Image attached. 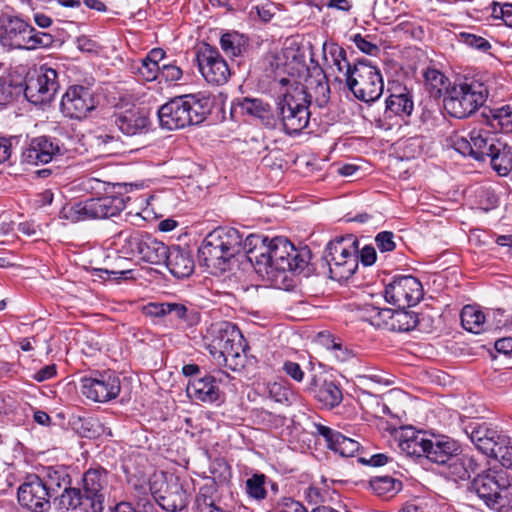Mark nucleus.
<instances>
[{
	"label": "nucleus",
	"instance_id": "nucleus-1",
	"mask_svg": "<svg viewBox=\"0 0 512 512\" xmlns=\"http://www.w3.org/2000/svg\"><path fill=\"white\" fill-rule=\"evenodd\" d=\"M243 250L257 274L280 289L287 288L289 274L302 273L311 258L306 247L296 248L284 237L251 234L244 240Z\"/></svg>",
	"mask_w": 512,
	"mask_h": 512
},
{
	"label": "nucleus",
	"instance_id": "nucleus-2",
	"mask_svg": "<svg viewBox=\"0 0 512 512\" xmlns=\"http://www.w3.org/2000/svg\"><path fill=\"white\" fill-rule=\"evenodd\" d=\"M486 122L473 127L466 134L453 132L447 143L463 156H470L477 161H485L502 142L495 130L512 133V107L509 105L489 110Z\"/></svg>",
	"mask_w": 512,
	"mask_h": 512
},
{
	"label": "nucleus",
	"instance_id": "nucleus-3",
	"mask_svg": "<svg viewBox=\"0 0 512 512\" xmlns=\"http://www.w3.org/2000/svg\"><path fill=\"white\" fill-rule=\"evenodd\" d=\"M207 348L215 364L239 371L245 367L246 344L241 331L231 322L221 321L208 330Z\"/></svg>",
	"mask_w": 512,
	"mask_h": 512
},
{
	"label": "nucleus",
	"instance_id": "nucleus-4",
	"mask_svg": "<svg viewBox=\"0 0 512 512\" xmlns=\"http://www.w3.org/2000/svg\"><path fill=\"white\" fill-rule=\"evenodd\" d=\"M243 239L232 227H217L203 239L199 249V261L207 268L224 272L229 261L243 250Z\"/></svg>",
	"mask_w": 512,
	"mask_h": 512
},
{
	"label": "nucleus",
	"instance_id": "nucleus-5",
	"mask_svg": "<svg viewBox=\"0 0 512 512\" xmlns=\"http://www.w3.org/2000/svg\"><path fill=\"white\" fill-rule=\"evenodd\" d=\"M210 113L209 100L195 95L175 97L158 109L160 126L168 130L182 129L202 123Z\"/></svg>",
	"mask_w": 512,
	"mask_h": 512
},
{
	"label": "nucleus",
	"instance_id": "nucleus-6",
	"mask_svg": "<svg viewBox=\"0 0 512 512\" xmlns=\"http://www.w3.org/2000/svg\"><path fill=\"white\" fill-rule=\"evenodd\" d=\"M117 252L125 259L161 265L166 245L151 234L135 229H124L114 236Z\"/></svg>",
	"mask_w": 512,
	"mask_h": 512
},
{
	"label": "nucleus",
	"instance_id": "nucleus-7",
	"mask_svg": "<svg viewBox=\"0 0 512 512\" xmlns=\"http://www.w3.org/2000/svg\"><path fill=\"white\" fill-rule=\"evenodd\" d=\"M487 97L488 89L482 82L465 78L456 81L450 89H447L443 105L449 115L463 119L478 110Z\"/></svg>",
	"mask_w": 512,
	"mask_h": 512
},
{
	"label": "nucleus",
	"instance_id": "nucleus-8",
	"mask_svg": "<svg viewBox=\"0 0 512 512\" xmlns=\"http://www.w3.org/2000/svg\"><path fill=\"white\" fill-rule=\"evenodd\" d=\"M323 258L329 266L331 279L348 280L358 268L357 240L349 235L330 241Z\"/></svg>",
	"mask_w": 512,
	"mask_h": 512
},
{
	"label": "nucleus",
	"instance_id": "nucleus-9",
	"mask_svg": "<svg viewBox=\"0 0 512 512\" xmlns=\"http://www.w3.org/2000/svg\"><path fill=\"white\" fill-rule=\"evenodd\" d=\"M125 208L121 196L104 195L91 197L64 208V217L73 222L106 219L117 216Z\"/></svg>",
	"mask_w": 512,
	"mask_h": 512
},
{
	"label": "nucleus",
	"instance_id": "nucleus-10",
	"mask_svg": "<svg viewBox=\"0 0 512 512\" xmlns=\"http://www.w3.org/2000/svg\"><path fill=\"white\" fill-rule=\"evenodd\" d=\"M346 86L357 99L363 102H374L379 99L384 90L380 71L365 59L354 63V71L346 79Z\"/></svg>",
	"mask_w": 512,
	"mask_h": 512
},
{
	"label": "nucleus",
	"instance_id": "nucleus-11",
	"mask_svg": "<svg viewBox=\"0 0 512 512\" xmlns=\"http://www.w3.org/2000/svg\"><path fill=\"white\" fill-rule=\"evenodd\" d=\"M308 107L299 97L293 95H285L277 103V115L286 134H298L308 126Z\"/></svg>",
	"mask_w": 512,
	"mask_h": 512
},
{
	"label": "nucleus",
	"instance_id": "nucleus-12",
	"mask_svg": "<svg viewBox=\"0 0 512 512\" xmlns=\"http://www.w3.org/2000/svg\"><path fill=\"white\" fill-rule=\"evenodd\" d=\"M385 300L398 308L416 305L423 297L420 281L413 276H397L385 287Z\"/></svg>",
	"mask_w": 512,
	"mask_h": 512
},
{
	"label": "nucleus",
	"instance_id": "nucleus-13",
	"mask_svg": "<svg viewBox=\"0 0 512 512\" xmlns=\"http://www.w3.org/2000/svg\"><path fill=\"white\" fill-rule=\"evenodd\" d=\"M82 394L95 402L115 399L121 391L120 378L111 371L98 373L81 379Z\"/></svg>",
	"mask_w": 512,
	"mask_h": 512
},
{
	"label": "nucleus",
	"instance_id": "nucleus-14",
	"mask_svg": "<svg viewBox=\"0 0 512 512\" xmlns=\"http://www.w3.org/2000/svg\"><path fill=\"white\" fill-rule=\"evenodd\" d=\"M465 433L476 449L490 457L503 445L511 443V437L498 431L487 423L471 422L465 427Z\"/></svg>",
	"mask_w": 512,
	"mask_h": 512
},
{
	"label": "nucleus",
	"instance_id": "nucleus-15",
	"mask_svg": "<svg viewBox=\"0 0 512 512\" xmlns=\"http://www.w3.org/2000/svg\"><path fill=\"white\" fill-rule=\"evenodd\" d=\"M92 90L83 85L69 86L62 96L60 109L65 117L81 120L96 108Z\"/></svg>",
	"mask_w": 512,
	"mask_h": 512
},
{
	"label": "nucleus",
	"instance_id": "nucleus-16",
	"mask_svg": "<svg viewBox=\"0 0 512 512\" xmlns=\"http://www.w3.org/2000/svg\"><path fill=\"white\" fill-rule=\"evenodd\" d=\"M20 506L31 512H47L51 508L49 492L40 480V475L30 474L17 489Z\"/></svg>",
	"mask_w": 512,
	"mask_h": 512
},
{
	"label": "nucleus",
	"instance_id": "nucleus-17",
	"mask_svg": "<svg viewBox=\"0 0 512 512\" xmlns=\"http://www.w3.org/2000/svg\"><path fill=\"white\" fill-rule=\"evenodd\" d=\"M197 62L202 76L212 85L225 84L231 75L226 60L216 48L209 45L198 52Z\"/></svg>",
	"mask_w": 512,
	"mask_h": 512
},
{
	"label": "nucleus",
	"instance_id": "nucleus-18",
	"mask_svg": "<svg viewBox=\"0 0 512 512\" xmlns=\"http://www.w3.org/2000/svg\"><path fill=\"white\" fill-rule=\"evenodd\" d=\"M507 483L504 478H499L495 473L487 472L478 474L471 482L470 491L474 492L484 504L492 509L502 506V491Z\"/></svg>",
	"mask_w": 512,
	"mask_h": 512
},
{
	"label": "nucleus",
	"instance_id": "nucleus-19",
	"mask_svg": "<svg viewBox=\"0 0 512 512\" xmlns=\"http://www.w3.org/2000/svg\"><path fill=\"white\" fill-rule=\"evenodd\" d=\"M64 148L59 140L40 136L31 140L22 151L21 162L28 165L47 164L57 155H62Z\"/></svg>",
	"mask_w": 512,
	"mask_h": 512
},
{
	"label": "nucleus",
	"instance_id": "nucleus-20",
	"mask_svg": "<svg viewBox=\"0 0 512 512\" xmlns=\"http://www.w3.org/2000/svg\"><path fill=\"white\" fill-rule=\"evenodd\" d=\"M83 492L90 506L103 512L105 490L108 486V472L102 467L90 468L83 475Z\"/></svg>",
	"mask_w": 512,
	"mask_h": 512
},
{
	"label": "nucleus",
	"instance_id": "nucleus-21",
	"mask_svg": "<svg viewBox=\"0 0 512 512\" xmlns=\"http://www.w3.org/2000/svg\"><path fill=\"white\" fill-rule=\"evenodd\" d=\"M31 32L30 25L17 16L0 15V43L9 49H24L28 43L26 35Z\"/></svg>",
	"mask_w": 512,
	"mask_h": 512
},
{
	"label": "nucleus",
	"instance_id": "nucleus-22",
	"mask_svg": "<svg viewBox=\"0 0 512 512\" xmlns=\"http://www.w3.org/2000/svg\"><path fill=\"white\" fill-rule=\"evenodd\" d=\"M305 82L304 89L298 93L301 101L308 106L314 102L319 108L324 107L330 99V87L324 71L315 69Z\"/></svg>",
	"mask_w": 512,
	"mask_h": 512
},
{
	"label": "nucleus",
	"instance_id": "nucleus-23",
	"mask_svg": "<svg viewBox=\"0 0 512 512\" xmlns=\"http://www.w3.org/2000/svg\"><path fill=\"white\" fill-rule=\"evenodd\" d=\"M190 494L178 477L171 476L166 482L165 489L155 496L159 506L168 511H182L188 505Z\"/></svg>",
	"mask_w": 512,
	"mask_h": 512
},
{
	"label": "nucleus",
	"instance_id": "nucleus-24",
	"mask_svg": "<svg viewBox=\"0 0 512 512\" xmlns=\"http://www.w3.org/2000/svg\"><path fill=\"white\" fill-rule=\"evenodd\" d=\"M306 390L324 407L330 409L338 406L343 399L342 390L338 384L333 380L322 379L316 375L310 378Z\"/></svg>",
	"mask_w": 512,
	"mask_h": 512
},
{
	"label": "nucleus",
	"instance_id": "nucleus-25",
	"mask_svg": "<svg viewBox=\"0 0 512 512\" xmlns=\"http://www.w3.org/2000/svg\"><path fill=\"white\" fill-rule=\"evenodd\" d=\"M186 393L195 402L214 403L219 399L220 389L215 377L205 374L202 377L190 378Z\"/></svg>",
	"mask_w": 512,
	"mask_h": 512
},
{
	"label": "nucleus",
	"instance_id": "nucleus-26",
	"mask_svg": "<svg viewBox=\"0 0 512 512\" xmlns=\"http://www.w3.org/2000/svg\"><path fill=\"white\" fill-rule=\"evenodd\" d=\"M176 278H186L194 271V260L189 251L179 246L168 247L161 261Z\"/></svg>",
	"mask_w": 512,
	"mask_h": 512
},
{
	"label": "nucleus",
	"instance_id": "nucleus-27",
	"mask_svg": "<svg viewBox=\"0 0 512 512\" xmlns=\"http://www.w3.org/2000/svg\"><path fill=\"white\" fill-rule=\"evenodd\" d=\"M115 126L125 135L134 136L147 131L150 124L147 113L141 109H129L114 114Z\"/></svg>",
	"mask_w": 512,
	"mask_h": 512
},
{
	"label": "nucleus",
	"instance_id": "nucleus-28",
	"mask_svg": "<svg viewBox=\"0 0 512 512\" xmlns=\"http://www.w3.org/2000/svg\"><path fill=\"white\" fill-rule=\"evenodd\" d=\"M414 110L413 94L406 86L396 85L392 88L386 99L385 113L391 116H399L404 119L410 117Z\"/></svg>",
	"mask_w": 512,
	"mask_h": 512
},
{
	"label": "nucleus",
	"instance_id": "nucleus-29",
	"mask_svg": "<svg viewBox=\"0 0 512 512\" xmlns=\"http://www.w3.org/2000/svg\"><path fill=\"white\" fill-rule=\"evenodd\" d=\"M443 467L445 468V473L454 481H463L469 479L473 473H476L480 469V464L474 456L460 454L457 451V454H454Z\"/></svg>",
	"mask_w": 512,
	"mask_h": 512
},
{
	"label": "nucleus",
	"instance_id": "nucleus-30",
	"mask_svg": "<svg viewBox=\"0 0 512 512\" xmlns=\"http://www.w3.org/2000/svg\"><path fill=\"white\" fill-rule=\"evenodd\" d=\"M459 450L460 446L451 438L443 437L435 440L429 439L425 457L429 461L443 466L451 457H453L454 454H457V451Z\"/></svg>",
	"mask_w": 512,
	"mask_h": 512
},
{
	"label": "nucleus",
	"instance_id": "nucleus-31",
	"mask_svg": "<svg viewBox=\"0 0 512 512\" xmlns=\"http://www.w3.org/2000/svg\"><path fill=\"white\" fill-rule=\"evenodd\" d=\"M55 501H57L60 509L67 511L97 512L96 509L90 506V501H86L84 492L70 485L63 490L60 496H56Z\"/></svg>",
	"mask_w": 512,
	"mask_h": 512
},
{
	"label": "nucleus",
	"instance_id": "nucleus-32",
	"mask_svg": "<svg viewBox=\"0 0 512 512\" xmlns=\"http://www.w3.org/2000/svg\"><path fill=\"white\" fill-rule=\"evenodd\" d=\"M238 107L242 114L258 118L266 126H275L271 107L263 100L245 97L238 101Z\"/></svg>",
	"mask_w": 512,
	"mask_h": 512
},
{
	"label": "nucleus",
	"instance_id": "nucleus-33",
	"mask_svg": "<svg viewBox=\"0 0 512 512\" xmlns=\"http://www.w3.org/2000/svg\"><path fill=\"white\" fill-rule=\"evenodd\" d=\"M40 480L45 485V490L49 492L51 498L56 497L60 490L68 488V485L71 484L69 474L61 467L45 468L43 474L40 475Z\"/></svg>",
	"mask_w": 512,
	"mask_h": 512
},
{
	"label": "nucleus",
	"instance_id": "nucleus-34",
	"mask_svg": "<svg viewBox=\"0 0 512 512\" xmlns=\"http://www.w3.org/2000/svg\"><path fill=\"white\" fill-rule=\"evenodd\" d=\"M24 91V80L18 76L3 75L0 77V108L6 107L17 100Z\"/></svg>",
	"mask_w": 512,
	"mask_h": 512
},
{
	"label": "nucleus",
	"instance_id": "nucleus-35",
	"mask_svg": "<svg viewBox=\"0 0 512 512\" xmlns=\"http://www.w3.org/2000/svg\"><path fill=\"white\" fill-rule=\"evenodd\" d=\"M426 89L434 98L442 96L443 91L447 94V89H450L449 79L438 69L434 67H427L422 71Z\"/></svg>",
	"mask_w": 512,
	"mask_h": 512
},
{
	"label": "nucleus",
	"instance_id": "nucleus-36",
	"mask_svg": "<svg viewBox=\"0 0 512 512\" xmlns=\"http://www.w3.org/2000/svg\"><path fill=\"white\" fill-rule=\"evenodd\" d=\"M487 158L490 159L493 170L500 176H506L512 170V147L503 140Z\"/></svg>",
	"mask_w": 512,
	"mask_h": 512
},
{
	"label": "nucleus",
	"instance_id": "nucleus-37",
	"mask_svg": "<svg viewBox=\"0 0 512 512\" xmlns=\"http://www.w3.org/2000/svg\"><path fill=\"white\" fill-rule=\"evenodd\" d=\"M428 443L429 439L423 433L411 431V435L406 433L402 436L399 447L408 456L422 457L426 454Z\"/></svg>",
	"mask_w": 512,
	"mask_h": 512
},
{
	"label": "nucleus",
	"instance_id": "nucleus-38",
	"mask_svg": "<svg viewBox=\"0 0 512 512\" xmlns=\"http://www.w3.org/2000/svg\"><path fill=\"white\" fill-rule=\"evenodd\" d=\"M46 89L37 73L29 76L24 80V91L23 95L25 98L33 104H42L52 99L48 90Z\"/></svg>",
	"mask_w": 512,
	"mask_h": 512
},
{
	"label": "nucleus",
	"instance_id": "nucleus-39",
	"mask_svg": "<svg viewBox=\"0 0 512 512\" xmlns=\"http://www.w3.org/2000/svg\"><path fill=\"white\" fill-rule=\"evenodd\" d=\"M460 318L463 328L469 332L479 334L485 330V315L476 306H464Z\"/></svg>",
	"mask_w": 512,
	"mask_h": 512
},
{
	"label": "nucleus",
	"instance_id": "nucleus-40",
	"mask_svg": "<svg viewBox=\"0 0 512 512\" xmlns=\"http://www.w3.org/2000/svg\"><path fill=\"white\" fill-rule=\"evenodd\" d=\"M166 312L167 316H172L179 321L178 325L181 328L192 327L199 322L198 314L180 303H169Z\"/></svg>",
	"mask_w": 512,
	"mask_h": 512
},
{
	"label": "nucleus",
	"instance_id": "nucleus-41",
	"mask_svg": "<svg viewBox=\"0 0 512 512\" xmlns=\"http://www.w3.org/2000/svg\"><path fill=\"white\" fill-rule=\"evenodd\" d=\"M220 45L227 56L236 57L245 50L246 41L238 32H228L221 36Z\"/></svg>",
	"mask_w": 512,
	"mask_h": 512
},
{
	"label": "nucleus",
	"instance_id": "nucleus-42",
	"mask_svg": "<svg viewBox=\"0 0 512 512\" xmlns=\"http://www.w3.org/2000/svg\"><path fill=\"white\" fill-rule=\"evenodd\" d=\"M267 477L263 473H254L245 482V491L249 498L257 501L264 500L267 497L265 487Z\"/></svg>",
	"mask_w": 512,
	"mask_h": 512
},
{
	"label": "nucleus",
	"instance_id": "nucleus-43",
	"mask_svg": "<svg viewBox=\"0 0 512 512\" xmlns=\"http://www.w3.org/2000/svg\"><path fill=\"white\" fill-rule=\"evenodd\" d=\"M418 316L412 311H407L405 308H398L395 310L394 322L392 323V330L399 332H408L417 327Z\"/></svg>",
	"mask_w": 512,
	"mask_h": 512
},
{
	"label": "nucleus",
	"instance_id": "nucleus-44",
	"mask_svg": "<svg viewBox=\"0 0 512 512\" xmlns=\"http://www.w3.org/2000/svg\"><path fill=\"white\" fill-rule=\"evenodd\" d=\"M268 393L276 403L286 406L291 405L296 399V395L288 386L278 382L268 384Z\"/></svg>",
	"mask_w": 512,
	"mask_h": 512
},
{
	"label": "nucleus",
	"instance_id": "nucleus-45",
	"mask_svg": "<svg viewBox=\"0 0 512 512\" xmlns=\"http://www.w3.org/2000/svg\"><path fill=\"white\" fill-rule=\"evenodd\" d=\"M359 448L360 444L356 440L339 433L330 449L342 457H353Z\"/></svg>",
	"mask_w": 512,
	"mask_h": 512
},
{
	"label": "nucleus",
	"instance_id": "nucleus-46",
	"mask_svg": "<svg viewBox=\"0 0 512 512\" xmlns=\"http://www.w3.org/2000/svg\"><path fill=\"white\" fill-rule=\"evenodd\" d=\"M330 54L333 65L337 68L339 73L343 74L344 80L346 81V79L352 75V71H354V64L349 62L346 51L342 47L337 45L333 46L330 50Z\"/></svg>",
	"mask_w": 512,
	"mask_h": 512
},
{
	"label": "nucleus",
	"instance_id": "nucleus-47",
	"mask_svg": "<svg viewBox=\"0 0 512 512\" xmlns=\"http://www.w3.org/2000/svg\"><path fill=\"white\" fill-rule=\"evenodd\" d=\"M77 431L82 437L97 438L105 432L103 424L94 417L80 418Z\"/></svg>",
	"mask_w": 512,
	"mask_h": 512
},
{
	"label": "nucleus",
	"instance_id": "nucleus-48",
	"mask_svg": "<svg viewBox=\"0 0 512 512\" xmlns=\"http://www.w3.org/2000/svg\"><path fill=\"white\" fill-rule=\"evenodd\" d=\"M370 487L378 496H385L391 492H397L400 482L390 476H379L370 480Z\"/></svg>",
	"mask_w": 512,
	"mask_h": 512
},
{
	"label": "nucleus",
	"instance_id": "nucleus-49",
	"mask_svg": "<svg viewBox=\"0 0 512 512\" xmlns=\"http://www.w3.org/2000/svg\"><path fill=\"white\" fill-rule=\"evenodd\" d=\"M94 145L100 153L104 155H112L119 152L121 148V141L113 135L104 133L95 136Z\"/></svg>",
	"mask_w": 512,
	"mask_h": 512
},
{
	"label": "nucleus",
	"instance_id": "nucleus-50",
	"mask_svg": "<svg viewBox=\"0 0 512 512\" xmlns=\"http://www.w3.org/2000/svg\"><path fill=\"white\" fill-rule=\"evenodd\" d=\"M36 73L44 84L46 88L45 90H48L49 94L53 98L59 89L57 71L47 65H42Z\"/></svg>",
	"mask_w": 512,
	"mask_h": 512
},
{
	"label": "nucleus",
	"instance_id": "nucleus-51",
	"mask_svg": "<svg viewBox=\"0 0 512 512\" xmlns=\"http://www.w3.org/2000/svg\"><path fill=\"white\" fill-rule=\"evenodd\" d=\"M355 377L358 385L363 387H369L370 383L384 386H389L393 383L384 373L376 371L375 369H367L364 373L356 374Z\"/></svg>",
	"mask_w": 512,
	"mask_h": 512
},
{
	"label": "nucleus",
	"instance_id": "nucleus-52",
	"mask_svg": "<svg viewBox=\"0 0 512 512\" xmlns=\"http://www.w3.org/2000/svg\"><path fill=\"white\" fill-rule=\"evenodd\" d=\"M489 9L491 10L492 18L501 19L506 26L512 28V3L500 4L493 1Z\"/></svg>",
	"mask_w": 512,
	"mask_h": 512
},
{
	"label": "nucleus",
	"instance_id": "nucleus-53",
	"mask_svg": "<svg viewBox=\"0 0 512 512\" xmlns=\"http://www.w3.org/2000/svg\"><path fill=\"white\" fill-rule=\"evenodd\" d=\"M209 489L203 488L196 497L195 505L197 512H226L216 506L213 498L208 494Z\"/></svg>",
	"mask_w": 512,
	"mask_h": 512
},
{
	"label": "nucleus",
	"instance_id": "nucleus-54",
	"mask_svg": "<svg viewBox=\"0 0 512 512\" xmlns=\"http://www.w3.org/2000/svg\"><path fill=\"white\" fill-rule=\"evenodd\" d=\"M169 307V302H149L148 304L142 307V313L151 318L152 322L157 324L159 323L165 316H167V308Z\"/></svg>",
	"mask_w": 512,
	"mask_h": 512
},
{
	"label": "nucleus",
	"instance_id": "nucleus-55",
	"mask_svg": "<svg viewBox=\"0 0 512 512\" xmlns=\"http://www.w3.org/2000/svg\"><path fill=\"white\" fill-rule=\"evenodd\" d=\"M160 67L161 65H156L143 58L140 65L137 67V73L144 81L151 82L159 78Z\"/></svg>",
	"mask_w": 512,
	"mask_h": 512
},
{
	"label": "nucleus",
	"instance_id": "nucleus-56",
	"mask_svg": "<svg viewBox=\"0 0 512 512\" xmlns=\"http://www.w3.org/2000/svg\"><path fill=\"white\" fill-rule=\"evenodd\" d=\"M459 37L462 43L479 51L487 52L491 48L489 41L481 36L463 32L460 33Z\"/></svg>",
	"mask_w": 512,
	"mask_h": 512
},
{
	"label": "nucleus",
	"instance_id": "nucleus-57",
	"mask_svg": "<svg viewBox=\"0 0 512 512\" xmlns=\"http://www.w3.org/2000/svg\"><path fill=\"white\" fill-rule=\"evenodd\" d=\"M326 345L337 361L344 362L352 356V352L347 347L330 336L326 338Z\"/></svg>",
	"mask_w": 512,
	"mask_h": 512
},
{
	"label": "nucleus",
	"instance_id": "nucleus-58",
	"mask_svg": "<svg viewBox=\"0 0 512 512\" xmlns=\"http://www.w3.org/2000/svg\"><path fill=\"white\" fill-rule=\"evenodd\" d=\"M183 76L182 69L175 63H163L160 67L159 78L166 82L179 81Z\"/></svg>",
	"mask_w": 512,
	"mask_h": 512
},
{
	"label": "nucleus",
	"instance_id": "nucleus-59",
	"mask_svg": "<svg viewBox=\"0 0 512 512\" xmlns=\"http://www.w3.org/2000/svg\"><path fill=\"white\" fill-rule=\"evenodd\" d=\"M375 243L380 252H390L396 247L394 234L390 231H382L375 237Z\"/></svg>",
	"mask_w": 512,
	"mask_h": 512
},
{
	"label": "nucleus",
	"instance_id": "nucleus-60",
	"mask_svg": "<svg viewBox=\"0 0 512 512\" xmlns=\"http://www.w3.org/2000/svg\"><path fill=\"white\" fill-rule=\"evenodd\" d=\"M490 458L497 459L504 468L512 470V442L503 445L501 449L495 451V454H492Z\"/></svg>",
	"mask_w": 512,
	"mask_h": 512
},
{
	"label": "nucleus",
	"instance_id": "nucleus-61",
	"mask_svg": "<svg viewBox=\"0 0 512 512\" xmlns=\"http://www.w3.org/2000/svg\"><path fill=\"white\" fill-rule=\"evenodd\" d=\"M352 41L354 42L356 47L365 54L374 56L377 55L378 52L380 51L379 47L376 44L368 41L366 37H363L361 34L354 35Z\"/></svg>",
	"mask_w": 512,
	"mask_h": 512
},
{
	"label": "nucleus",
	"instance_id": "nucleus-62",
	"mask_svg": "<svg viewBox=\"0 0 512 512\" xmlns=\"http://www.w3.org/2000/svg\"><path fill=\"white\" fill-rule=\"evenodd\" d=\"M283 371L296 382L304 379V371L300 365L293 361H285L282 367Z\"/></svg>",
	"mask_w": 512,
	"mask_h": 512
},
{
	"label": "nucleus",
	"instance_id": "nucleus-63",
	"mask_svg": "<svg viewBox=\"0 0 512 512\" xmlns=\"http://www.w3.org/2000/svg\"><path fill=\"white\" fill-rule=\"evenodd\" d=\"M274 512H308L307 509L298 501L293 499H285L278 504Z\"/></svg>",
	"mask_w": 512,
	"mask_h": 512
},
{
	"label": "nucleus",
	"instance_id": "nucleus-64",
	"mask_svg": "<svg viewBox=\"0 0 512 512\" xmlns=\"http://www.w3.org/2000/svg\"><path fill=\"white\" fill-rule=\"evenodd\" d=\"M376 257L377 254L375 248L370 245H366L360 250L358 260L360 259L364 266H371L375 263Z\"/></svg>",
	"mask_w": 512,
	"mask_h": 512
}]
</instances>
